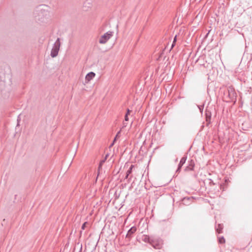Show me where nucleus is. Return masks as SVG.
Here are the masks:
<instances>
[{"label": "nucleus", "instance_id": "17", "mask_svg": "<svg viewBox=\"0 0 252 252\" xmlns=\"http://www.w3.org/2000/svg\"><path fill=\"white\" fill-rule=\"evenodd\" d=\"M120 133H121V130L117 132V134H116V135L115 137H116V138H118V137H120Z\"/></svg>", "mask_w": 252, "mask_h": 252}, {"label": "nucleus", "instance_id": "20", "mask_svg": "<svg viewBox=\"0 0 252 252\" xmlns=\"http://www.w3.org/2000/svg\"><path fill=\"white\" fill-rule=\"evenodd\" d=\"M126 125H127V124L126 123H123V127H126Z\"/></svg>", "mask_w": 252, "mask_h": 252}, {"label": "nucleus", "instance_id": "10", "mask_svg": "<svg viewBox=\"0 0 252 252\" xmlns=\"http://www.w3.org/2000/svg\"><path fill=\"white\" fill-rule=\"evenodd\" d=\"M211 112H209L207 111L206 113V122L210 123L211 122Z\"/></svg>", "mask_w": 252, "mask_h": 252}, {"label": "nucleus", "instance_id": "15", "mask_svg": "<svg viewBox=\"0 0 252 252\" xmlns=\"http://www.w3.org/2000/svg\"><path fill=\"white\" fill-rule=\"evenodd\" d=\"M104 163V161H102V160L100 161V163H99V167H98V169H99L101 166L102 165V164Z\"/></svg>", "mask_w": 252, "mask_h": 252}, {"label": "nucleus", "instance_id": "25", "mask_svg": "<svg viewBox=\"0 0 252 252\" xmlns=\"http://www.w3.org/2000/svg\"><path fill=\"white\" fill-rule=\"evenodd\" d=\"M102 161H104V162H105V160H106V159L104 158L102 160Z\"/></svg>", "mask_w": 252, "mask_h": 252}, {"label": "nucleus", "instance_id": "16", "mask_svg": "<svg viewBox=\"0 0 252 252\" xmlns=\"http://www.w3.org/2000/svg\"><path fill=\"white\" fill-rule=\"evenodd\" d=\"M176 36L174 37V41H173V44H172V48L173 47V46L175 45V44L176 43Z\"/></svg>", "mask_w": 252, "mask_h": 252}, {"label": "nucleus", "instance_id": "9", "mask_svg": "<svg viewBox=\"0 0 252 252\" xmlns=\"http://www.w3.org/2000/svg\"><path fill=\"white\" fill-rule=\"evenodd\" d=\"M186 159H187V157H183L181 159L180 163H179V164L178 165V168H177V172L179 171L181 169V168L182 167V166L186 162Z\"/></svg>", "mask_w": 252, "mask_h": 252}, {"label": "nucleus", "instance_id": "6", "mask_svg": "<svg viewBox=\"0 0 252 252\" xmlns=\"http://www.w3.org/2000/svg\"><path fill=\"white\" fill-rule=\"evenodd\" d=\"M95 76V74L94 72H90L88 73L85 77V83H88L92 80Z\"/></svg>", "mask_w": 252, "mask_h": 252}, {"label": "nucleus", "instance_id": "22", "mask_svg": "<svg viewBox=\"0 0 252 252\" xmlns=\"http://www.w3.org/2000/svg\"><path fill=\"white\" fill-rule=\"evenodd\" d=\"M129 175H128L126 173V176L125 177V179H128V176H129Z\"/></svg>", "mask_w": 252, "mask_h": 252}, {"label": "nucleus", "instance_id": "23", "mask_svg": "<svg viewBox=\"0 0 252 252\" xmlns=\"http://www.w3.org/2000/svg\"><path fill=\"white\" fill-rule=\"evenodd\" d=\"M114 143H114V142H113L111 144V145H110V147H112V146L114 145Z\"/></svg>", "mask_w": 252, "mask_h": 252}, {"label": "nucleus", "instance_id": "26", "mask_svg": "<svg viewBox=\"0 0 252 252\" xmlns=\"http://www.w3.org/2000/svg\"><path fill=\"white\" fill-rule=\"evenodd\" d=\"M131 179V177H130L128 179V181H129Z\"/></svg>", "mask_w": 252, "mask_h": 252}, {"label": "nucleus", "instance_id": "24", "mask_svg": "<svg viewBox=\"0 0 252 252\" xmlns=\"http://www.w3.org/2000/svg\"><path fill=\"white\" fill-rule=\"evenodd\" d=\"M117 138H116V137H115V138H114V140H113V141L114 143H115V141H116Z\"/></svg>", "mask_w": 252, "mask_h": 252}, {"label": "nucleus", "instance_id": "12", "mask_svg": "<svg viewBox=\"0 0 252 252\" xmlns=\"http://www.w3.org/2000/svg\"><path fill=\"white\" fill-rule=\"evenodd\" d=\"M134 167V165L131 164L128 170L126 171V174L128 175H130L132 173V169Z\"/></svg>", "mask_w": 252, "mask_h": 252}, {"label": "nucleus", "instance_id": "4", "mask_svg": "<svg viewBox=\"0 0 252 252\" xmlns=\"http://www.w3.org/2000/svg\"><path fill=\"white\" fill-rule=\"evenodd\" d=\"M60 47V42L59 39H58L51 51V55L52 57H55L58 55Z\"/></svg>", "mask_w": 252, "mask_h": 252}, {"label": "nucleus", "instance_id": "2", "mask_svg": "<svg viewBox=\"0 0 252 252\" xmlns=\"http://www.w3.org/2000/svg\"><path fill=\"white\" fill-rule=\"evenodd\" d=\"M225 98L228 101H234L236 100L237 94L234 88L232 86H228L227 90L224 92Z\"/></svg>", "mask_w": 252, "mask_h": 252}, {"label": "nucleus", "instance_id": "18", "mask_svg": "<svg viewBox=\"0 0 252 252\" xmlns=\"http://www.w3.org/2000/svg\"><path fill=\"white\" fill-rule=\"evenodd\" d=\"M125 120L126 121H128V115H125Z\"/></svg>", "mask_w": 252, "mask_h": 252}, {"label": "nucleus", "instance_id": "5", "mask_svg": "<svg viewBox=\"0 0 252 252\" xmlns=\"http://www.w3.org/2000/svg\"><path fill=\"white\" fill-rule=\"evenodd\" d=\"M136 229H137L136 227L133 226L131 227L127 231V233L126 235V238L128 239V240L129 241L132 238L133 234L136 232Z\"/></svg>", "mask_w": 252, "mask_h": 252}, {"label": "nucleus", "instance_id": "19", "mask_svg": "<svg viewBox=\"0 0 252 252\" xmlns=\"http://www.w3.org/2000/svg\"><path fill=\"white\" fill-rule=\"evenodd\" d=\"M130 112V111L129 110V109H127V112H126V115H128L129 114Z\"/></svg>", "mask_w": 252, "mask_h": 252}, {"label": "nucleus", "instance_id": "7", "mask_svg": "<svg viewBox=\"0 0 252 252\" xmlns=\"http://www.w3.org/2000/svg\"><path fill=\"white\" fill-rule=\"evenodd\" d=\"M189 162V165L187 166L185 169V170L186 171H192V170H193V169H194V161L192 159H191Z\"/></svg>", "mask_w": 252, "mask_h": 252}, {"label": "nucleus", "instance_id": "14", "mask_svg": "<svg viewBox=\"0 0 252 252\" xmlns=\"http://www.w3.org/2000/svg\"><path fill=\"white\" fill-rule=\"evenodd\" d=\"M198 107L200 111L202 113L203 111V110L204 106L203 105L198 106Z\"/></svg>", "mask_w": 252, "mask_h": 252}, {"label": "nucleus", "instance_id": "21", "mask_svg": "<svg viewBox=\"0 0 252 252\" xmlns=\"http://www.w3.org/2000/svg\"><path fill=\"white\" fill-rule=\"evenodd\" d=\"M108 156H109V154H107V155H106L104 158L106 159L108 157Z\"/></svg>", "mask_w": 252, "mask_h": 252}, {"label": "nucleus", "instance_id": "3", "mask_svg": "<svg viewBox=\"0 0 252 252\" xmlns=\"http://www.w3.org/2000/svg\"><path fill=\"white\" fill-rule=\"evenodd\" d=\"M112 36V32H108L102 35L99 38V42L100 44L106 43Z\"/></svg>", "mask_w": 252, "mask_h": 252}, {"label": "nucleus", "instance_id": "8", "mask_svg": "<svg viewBox=\"0 0 252 252\" xmlns=\"http://www.w3.org/2000/svg\"><path fill=\"white\" fill-rule=\"evenodd\" d=\"M223 228V225L222 224H217L215 225V229L216 232L219 233H222V229Z\"/></svg>", "mask_w": 252, "mask_h": 252}, {"label": "nucleus", "instance_id": "13", "mask_svg": "<svg viewBox=\"0 0 252 252\" xmlns=\"http://www.w3.org/2000/svg\"><path fill=\"white\" fill-rule=\"evenodd\" d=\"M88 223V222H87V221L85 222L83 224V225H82L81 229H82V230H84V229H85V228H86V224H87Z\"/></svg>", "mask_w": 252, "mask_h": 252}, {"label": "nucleus", "instance_id": "11", "mask_svg": "<svg viewBox=\"0 0 252 252\" xmlns=\"http://www.w3.org/2000/svg\"><path fill=\"white\" fill-rule=\"evenodd\" d=\"M225 242V239L223 236L219 237V243L220 244H224Z\"/></svg>", "mask_w": 252, "mask_h": 252}, {"label": "nucleus", "instance_id": "1", "mask_svg": "<svg viewBox=\"0 0 252 252\" xmlns=\"http://www.w3.org/2000/svg\"><path fill=\"white\" fill-rule=\"evenodd\" d=\"M141 240L145 243H149L155 249H160L162 247V240L155 236L143 235L141 237Z\"/></svg>", "mask_w": 252, "mask_h": 252}]
</instances>
